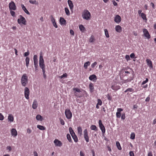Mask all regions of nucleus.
Masks as SVG:
<instances>
[{
  "instance_id": "1",
  "label": "nucleus",
  "mask_w": 156,
  "mask_h": 156,
  "mask_svg": "<svg viewBox=\"0 0 156 156\" xmlns=\"http://www.w3.org/2000/svg\"><path fill=\"white\" fill-rule=\"evenodd\" d=\"M39 65L40 67L42 69V70L44 71V70H45V66L42 52H41L40 53Z\"/></svg>"
},
{
  "instance_id": "2",
  "label": "nucleus",
  "mask_w": 156,
  "mask_h": 156,
  "mask_svg": "<svg viewBox=\"0 0 156 156\" xmlns=\"http://www.w3.org/2000/svg\"><path fill=\"white\" fill-rule=\"evenodd\" d=\"M28 83V78L26 74H23L21 79V83L22 86L25 87Z\"/></svg>"
},
{
  "instance_id": "3",
  "label": "nucleus",
  "mask_w": 156,
  "mask_h": 156,
  "mask_svg": "<svg viewBox=\"0 0 156 156\" xmlns=\"http://www.w3.org/2000/svg\"><path fill=\"white\" fill-rule=\"evenodd\" d=\"M90 16L91 15L90 12L87 9H85L82 13V17L85 20H89Z\"/></svg>"
},
{
  "instance_id": "4",
  "label": "nucleus",
  "mask_w": 156,
  "mask_h": 156,
  "mask_svg": "<svg viewBox=\"0 0 156 156\" xmlns=\"http://www.w3.org/2000/svg\"><path fill=\"white\" fill-rule=\"evenodd\" d=\"M18 23L21 25L22 24L25 25L27 24V21L25 18L22 15H20L19 18L17 20Z\"/></svg>"
},
{
  "instance_id": "5",
  "label": "nucleus",
  "mask_w": 156,
  "mask_h": 156,
  "mask_svg": "<svg viewBox=\"0 0 156 156\" xmlns=\"http://www.w3.org/2000/svg\"><path fill=\"white\" fill-rule=\"evenodd\" d=\"M74 91V94L75 96L78 97H82L81 92L80 90L77 87H74L73 88Z\"/></svg>"
},
{
  "instance_id": "6",
  "label": "nucleus",
  "mask_w": 156,
  "mask_h": 156,
  "mask_svg": "<svg viewBox=\"0 0 156 156\" xmlns=\"http://www.w3.org/2000/svg\"><path fill=\"white\" fill-rule=\"evenodd\" d=\"M65 114L67 119H71L72 116V114L69 109H66L65 110Z\"/></svg>"
},
{
  "instance_id": "7",
  "label": "nucleus",
  "mask_w": 156,
  "mask_h": 156,
  "mask_svg": "<svg viewBox=\"0 0 156 156\" xmlns=\"http://www.w3.org/2000/svg\"><path fill=\"white\" fill-rule=\"evenodd\" d=\"M9 6L10 10H15L16 9V7L13 1H11L9 3Z\"/></svg>"
},
{
  "instance_id": "8",
  "label": "nucleus",
  "mask_w": 156,
  "mask_h": 156,
  "mask_svg": "<svg viewBox=\"0 0 156 156\" xmlns=\"http://www.w3.org/2000/svg\"><path fill=\"white\" fill-rule=\"evenodd\" d=\"M99 125L100 129L101 130L102 132L104 133L105 132V129L104 126L102 123L101 120H99Z\"/></svg>"
},
{
  "instance_id": "9",
  "label": "nucleus",
  "mask_w": 156,
  "mask_h": 156,
  "mask_svg": "<svg viewBox=\"0 0 156 156\" xmlns=\"http://www.w3.org/2000/svg\"><path fill=\"white\" fill-rule=\"evenodd\" d=\"M30 94V90L28 88L25 87L24 89V96L25 98L28 99H29V95Z\"/></svg>"
},
{
  "instance_id": "10",
  "label": "nucleus",
  "mask_w": 156,
  "mask_h": 156,
  "mask_svg": "<svg viewBox=\"0 0 156 156\" xmlns=\"http://www.w3.org/2000/svg\"><path fill=\"white\" fill-rule=\"evenodd\" d=\"M54 143L56 146L61 147L62 145V142L57 139H55L54 141Z\"/></svg>"
},
{
  "instance_id": "11",
  "label": "nucleus",
  "mask_w": 156,
  "mask_h": 156,
  "mask_svg": "<svg viewBox=\"0 0 156 156\" xmlns=\"http://www.w3.org/2000/svg\"><path fill=\"white\" fill-rule=\"evenodd\" d=\"M143 31L144 35L147 39H149L151 38V36L147 29L145 28L143 30Z\"/></svg>"
},
{
  "instance_id": "12",
  "label": "nucleus",
  "mask_w": 156,
  "mask_h": 156,
  "mask_svg": "<svg viewBox=\"0 0 156 156\" xmlns=\"http://www.w3.org/2000/svg\"><path fill=\"white\" fill-rule=\"evenodd\" d=\"M84 137L86 142H88L89 141V137L88 135V132L87 129H85L84 131Z\"/></svg>"
},
{
  "instance_id": "13",
  "label": "nucleus",
  "mask_w": 156,
  "mask_h": 156,
  "mask_svg": "<svg viewBox=\"0 0 156 156\" xmlns=\"http://www.w3.org/2000/svg\"><path fill=\"white\" fill-rule=\"evenodd\" d=\"M111 88L113 90L117 91L120 88V86L117 83H115L112 86Z\"/></svg>"
},
{
  "instance_id": "14",
  "label": "nucleus",
  "mask_w": 156,
  "mask_h": 156,
  "mask_svg": "<svg viewBox=\"0 0 156 156\" xmlns=\"http://www.w3.org/2000/svg\"><path fill=\"white\" fill-rule=\"evenodd\" d=\"M121 20V17L118 15H117L115 17L114 21L116 23H119Z\"/></svg>"
},
{
  "instance_id": "15",
  "label": "nucleus",
  "mask_w": 156,
  "mask_h": 156,
  "mask_svg": "<svg viewBox=\"0 0 156 156\" xmlns=\"http://www.w3.org/2000/svg\"><path fill=\"white\" fill-rule=\"evenodd\" d=\"M11 133L12 135L14 137L17 135V132L15 129L12 128L11 130Z\"/></svg>"
},
{
  "instance_id": "16",
  "label": "nucleus",
  "mask_w": 156,
  "mask_h": 156,
  "mask_svg": "<svg viewBox=\"0 0 156 156\" xmlns=\"http://www.w3.org/2000/svg\"><path fill=\"white\" fill-rule=\"evenodd\" d=\"M38 106V103L36 99L34 101L33 105H32V108L34 109H36L37 108Z\"/></svg>"
},
{
  "instance_id": "17",
  "label": "nucleus",
  "mask_w": 156,
  "mask_h": 156,
  "mask_svg": "<svg viewBox=\"0 0 156 156\" xmlns=\"http://www.w3.org/2000/svg\"><path fill=\"white\" fill-rule=\"evenodd\" d=\"M146 61L148 66L151 69L153 68V65L150 59H147Z\"/></svg>"
},
{
  "instance_id": "18",
  "label": "nucleus",
  "mask_w": 156,
  "mask_h": 156,
  "mask_svg": "<svg viewBox=\"0 0 156 156\" xmlns=\"http://www.w3.org/2000/svg\"><path fill=\"white\" fill-rule=\"evenodd\" d=\"M115 29V30L118 33H121L122 31V28L119 25L116 26Z\"/></svg>"
},
{
  "instance_id": "19",
  "label": "nucleus",
  "mask_w": 156,
  "mask_h": 156,
  "mask_svg": "<svg viewBox=\"0 0 156 156\" xmlns=\"http://www.w3.org/2000/svg\"><path fill=\"white\" fill-rule=\"evenodd\" d=\"M68 3L71 10H72L73 8L74 5L72 1L70 0L68 1Z\"/></svg>"
},
{
  "instance_id": "20",
  "label": "nucleus",
  "mask_w": 156,
  "mask_h": 156,
  "mask_svg": "<svg viewBox=\"0 0 156 156\" xmlns=\"http://www.w3.org/2000/svg\"><path fill=\"white\" fill-rule=\"evenodd\" d=\"M59 21L61 25H66V21L63 17H61L60 18Z\"/></svg>"
},
{
  "instance_id": "21",
  "label": "nucleus",
  "mask_w": 156,
  "mask_h": 156,
  "mask_svg": "<svg viewBox=\"0 0 156 156\" xmlns=\"http://www.w3.org/2000/svg\"><path fill=\"white\" fill-rule=\"evenodd\" d=\"M37 58V55H34L33 58L34 65L38 64V60Z\"/></svg>"
},
{
  "instance_id": "22",
  "label": "nucleus",
  "mask_w": 156,
  "mask_h": 156,
  "mask_svg": "<svg viewBox=\"0 0 156 156\" xmlns=\"http://www.w3.org/2000/svg\"><path fill=\"white\" fill-rule=\"evenodd\" d=\"M89 86L90 93H93L94 90V88L93 83H90Z\"/></svg>"
},
{
  "instance_id": "23",
  "label": "nucleus",
  "mask_w": 156,
  "mask_h": 156,
  "mask_svg": "<svg viewBox=\"0 0 156 156\" xmlns=\"http://www.w3.org/2000/svg\"><path fill=\"white\" fill-rule=\"evenodd\" d=\"M21 6L23 10L24 11V12L27 13V14L30 15V13L26 9L24 5L23 4H21Z\"/></svg>"
},
{
  "instance_id": "24",
  "label": "nucleus",
  "mask_w": 156,
  "mask_h": 156,
  "mask_svg": "<svg viewBox=\"0 0 156 156\" xmlns=\"http://www.w3.org/2000/svg\"><path fill=\"white\" fill-rule=\"evenodd\" d=\"M133 78L132 77H131V78L129 79L128 78L126 80H123L121 82L122 83H125L127 82H130L131 80H133Z\"/></svg>"
},
{
  "instance_id": "25",
  "label": "nucleus",
  "mask_w": 156,
  "mask_h": 156,
  "mask_svg": "<svg viewBox=\"0 0 156 156\" xmlns=\"http://www.w3.org/2000/svg\"><path fill=\"white\" fill-rule=\"evenodd\" d=\"M77 130L78 134L81 136L82 135V130L81 127H78L77 128Z\"/></svg>"
},
{
  "instance_id": "26",
  "label": "nucleus",
  "mask_w": 156,
  "mask_h": 156,
  "mask_svg": "<svg viewBox=\"0 0 156 156\" xmlns=\"http://www.w3.org/2000/svg\"><path fill=\"white\" fill-rule=\"evenodd\" d=\"M8 119L10 122H12L14 120V117L12 114H9L8 117Z\"/></svg>"
},
{
  "instance_id": "27",
  "label": "nucleus",
  "mask_w": 156,
  "mask_h": 156,
  "mask_svg": "<svg viewBox=\"0 0 156 156\" xmlns=\"http://www.w3.org/2000/svg\"><path fill=\"white\" fill-rule=\"evenodd\" d=\"M129 92L133 93L134 92V89L132 88H129L124 91L125 93Z\"/></svg>"
},
{
  "instance_id": "28",
  "label": "nucleus",
  "mask_w": 156,
  "mask_h": 156,
  "mask_svg": "<svg viewBox=\"0 0 156 156\" xmlns=\"http://www.w3.org/2000/svg\"><path fill=\"white\" fill-rule=\"evenodd\" d=\"M90 62L89 61H87L85 62L84 64V67L85 69H86L87 68V66L90 65Z\"/></svg>"
},
{
  "instance_id": "29",
  "label": "nucleus",
  "mask_w": 156,
  "mask_h": 156,
  "mask_svg": "<svg viewBox=\"0 0 156 156\" xmlns=\"http://www.w3.org/2000/svg\"><path fill=\"white\" fill-rule=\"evenodd\" d=\"M69 130L70 133L71 135V136L72 135L75 134V133L74 132L72 128L71 127H69Z\"/></svg>"
},
{
  "instance_id": "30",
  "label": "nucleus",
  "mask_w": 156,
  "mask_h": 156,
  "mask_svg": "<svg viewBox=\"0 0 156 156\" xmlns=\"http://www.w3.org/2000/svg\"><path fill=\"white\" fill-rule=\"evenodd\" d=\"M116 146L118 149L119 150H121L122 148L120 145V144L119 141H116Z\"/></svg>"
},
{
  "instance_id": "31",
  "label": "nucleus",
  "mask_w": 156,
  "mask_h": 156,
  "mask_svg": "<svg viewBox=\"0 0 156 156\" xmlns=\"http://www.w3.org/2000/svg\"><path fill=\"white\" fill-rule=\"evenodd\" d=\"M96 79V76L94 74L92 75L89 77V79L91 80H92L94 79Z\"/></svg>"
},
{
  "instance_id": "32",
  "label": "nucleus",
  "mask_w": 156,
  "mask_h": 156,
  "mask_svg": "<svg viewBox=\"0 0 156 156\" xmlns=\"http://www.w3.org/2000/svg\"><path fill=\"white\" fill-rule=\"evenodd\" d=\"M72 136L75 142H78V139L77 136L75 134L73 135V136L72 135Z\"/></svg>"
},
{
  "instance_id": "33",
  "label": "nucleus",
  "mask_w": 156,
  "mask_h": 156,
  "mask_svg": "<svg viewBox=\"0 0 156 156\" xmlns=\"http://www.w3.org/2000/svg\"><path fill=\"white\" fill-rule=\"evenodd\" d=\"M79 28L80 29V30L81 31H82V32H83L84 31L85 29V27L82 25H80L79 26Z\"/></svg>"
},
{
  "instance_id": "34",
  "label": "nucleus",
  "mask_w": 156,
  "mask_h": 156,
  "mask_svg": "<svg viewBox=\"0 0 156 156\" xmlns=\"http://www.w3.org/2000/svg\"><path fill=\"white\" fill-rule=\"evenodd\" d=\"M37 127L41 130H45L46 129L44 127L40 125H37Z\"/></svg>"
},
{
  "instance_id": "35",
  "label": "nucleus",
  "mask_w": 156,
  "mask_h": 156,
  "mask_svg": "<svg viewBox=\"0 0 156 156\" xmlns=\"http://www.w3.org/2000/svg\"><path fill=\"white\" fill-rule=\"evenodd\" d=\"M30 3L32 4L37 5L38 4V2L35 0H30Z\"/></svg>"
},
{
  "instance_id": "36",
  "label": "nucleus",
  "mask_w": 156,
  "mask_h": 156,
  "mask_svg": "<svg viewBox=\"0 0 156 156\" xmlns=\"http://www.w3.org/2000/svg\"><path fill=\"white\" fill-rule=\"evenodd\" d=\"M66 137L67 139L68 140L69 142H72V141L71 138V137L70 136V135L69 134H67L66 135Z\"/></svg>"
},
{
  "instance_id": "37",
  "label": "nucleus",
  "mask_w": 156,
  "mask_h": 156,
  "mask_svg": "<svg viewBox=\"0 0 156 156\" xmlns=\"http://www.w3.org/2000/svg\"><path fill=\"white\" fill-rule=\"evenodd\" d=\"M104 31L105 35L107 38H109V34L107 30L106 29H104Z\"/></svg>"
},
{
  "instance_id": "38",
  "label": "nucleus",
  "mask_w": 156,
  "mask_h": 156,
  "mask_svg": "<svg viewBox=\"0 0 156 156\" xmlns=\"http://www.w3.org/2000/svg\"><path fill=\"white\" fill-rule=\"evenodd\" d=\"M26 66L27 67L28 66L29 62L30 61V58L28 57H27L26 58Z\"/></svg>"
},
{
  "instance_id": "39",
  "label": "nucleus",
  "mask_w": 156,
  "mask_h": 156,
  "mask_svg": "<svg viewBox=\"0 0 156 156\" xmlns=\"http://www.w3.org/2000/svg\"><path fill=\"white\" fill-rule=\"evenodd\" d=\"M36 119L37 120L42 121V116L39 115H37L36 116Z\"/></svg>"
},
{
  "instance_id": "40",
  "label": "nucleus",
  "mask_w": 156,
  "mask_h": 156,
  "mask_svg": "<svg viewBox=\"0 0 156 156\" xmlns=\"http://www.w3.org/2000/svg\"><path fill=\"white\" fill-rule=\"evenodd\" d=\"M141 16L142 18L144 20H147V19L146 18V15L144 13H141Z\"/></svg>"
},
{
  "instance_id": "41",
  "label": "nucleus",
  "mask_w": 156,
  "mask_h": 156,
  "mask_svg": "<svg viewBox=\"0 0 156 156\" xmlns=\"http://www.w3.org/2000/svg\"><path fill=\"white\" fill-rule=\"evenodd\" d=\"M90 129L91 130H97V127L94 125H92L90 126Z\"/></svg>"
},
{
  "instance_id": "42",
  "label": "nucleus",
  "mask_w": 156,
  "mask_h": 156,
  "mask_svg": "<svg viewBox=\"0 0 156 156\" xmlns=\"http://www.w3.org/2000/svg\"><path fill=\"white\" fill-rule=\"evenodd\" d=\"M65 10L66 14L68 16H69L70 14V13L68 9L67 8H65Z\"/></svg>"
},
{
  "instance_id": "43",
  "label": "nucleus",
  "mask_w": 156,
  "mask_h": 156,
  "mask_svg": "<svg viewBox=\"0 0 156 156\" xmlns=\"http://www.w3.org/2000/svg\"><path fill=\"white\" fill-rule=\"evenodd\" d=\"M135 134L134 133H132L130 135V138L132 140H134L135 138Z\"/></svg>"
},
{
  "instance_id": "44",
  "label": "nucleus",
  "mask_w": 156,
  "mask_h": 156,
  "mask_svg": "<svg viewBox=\"0 0 156 156\" xmlns=\"http://www.w3.org/2000/svg\"><path fill=\"white\" fill-rule=\"evenodd\" d=\"M94 40L95 39L94 37L93 36H91L90 38L89 41L90 42H93L94 41Z\"/></svg>"
},
{
  "instance_id": "45",
  "label": "nucleus",
  "mask_w": 156,
  "mask_h": 156,
  "mask_svg": "<svg viewBox=\"0 0 156 156\" xmlns=\"http://www.w3.org/2000/svg\"><path fill=\"white\" fill-rule=\"evenodd\" d=\"M123 73L125 76H128L129 74H130L129 72L127 71H125L123 72Z\"/></svg>"
},
{
  "instance_id": "46",
  "label": "nucleus",
  "mask_w": 156,
  "mask_h": 156,
  "mask_svg": "<svg viewBox=\"0 0 156 156\" xmlns=\"http://www.w3.org/2000/svg\"><path fill=\"white\" fill-rule=\"evenodd\" d=\"M67 76V74L66 73L63 74L62 75L60 76L61 79H62L64 77H66Z\"/></svg>"
},
{
  "instance_id": "47",
  "label": "nucleus",
  "mask_w": 156,
  "mask_h": 156,
  "mask_svg": "<svg viewBox=\"0 0 156 156\" xmlns=\"http://www.w3.org/2000/svg\"><path fill=\"white\" fill-rule=\"evenodd\" d=\"M98 103L97 104L98 105H101L102 104V102L101 101L100 99H98Z\"/></svg>"
},
{
  "instance_id": "48",
  "label": "nucleus",
  "mask_w": 156,
  "mask_h": 156,
  "mask_svg": "<svg viewBox=\"0 0 156 156\" xmlns=\"http://www.w3.org/2000/svg\"><path fill=\"white\" fill-rule=\"evenodd\" d=\"M50 19L52 23L55 22V19L52 15L51 16Z\"/></svg>"
},
{
  "instance_id": "49",
  "label": "nucleus",
  "mask_w": 156,
  "mask_h": 156,
  "mask_svg": "<svg viewBox=\"0 0 156 156\" xmlns=\"http://www.w3.org/2000/svg\"><path fill=\"white\" fill-rule=\"evenodd\" d=\"M148 78H146V80L145 81H143L141 84V85H144L148 81Z\"/></svg>"
},
{
  "instance_id": "50",
  "label": "nucleus",
  "mask_w": 156,
  "mask_h": 156,
  "mask_svg": "<svg viewBox=\"0 0 156 156\" xmlns=\"http://www.w3.org/2000/svg\"><path fill=\"white\" fill-rule=\"evenodd\" d=\"M10 10V13H11V15L13 17L15 16V12L14 11H12V10Z\"/></svg>"
},
{
  "instance_id": "51",
  "label": "nucleus",
  "mask_w": 156,
  "mask_h": 156,
  "mask_svg": "<svg viewBox=\"0 0 156 156\" xmlns=\"http://www.w3.org/2000/svg\"><path fill=\"white\" fill-rule=\"evenodd\" d=\"M97 62H94V63L92 64L91 65V67L92 68H94L95 67V66L97 65Z\"/></svg>"
},
{
  "instance_id": "52",
  "label": "nucleus",
  "mask_w": 156,
  "mask_h": 156,
  "mask_svg": "<svg viewBox=\"0 0 156 156\" xmlns=\"http://www.w3.org/2000/svg\"><path fill=\"white\" fill-rule=\"evenodd\" d=\"M121 113L119 112H117L116 113V116L117 118H119L121 117Z\"/></svg>"
},
{
  "instance_id": "53",
  "label": "nucleus",
  "mask_w": 156,
  "mask_h": 156,
  "mask_svg": "<svg viewBox=\"0 0 156 156\" xmlns=\"http://www.w3.org/2000/svg\"><path fill=\"white\" fill-rule=\"evenodd\" d=\"M60 123H61V124H62V125H64L65 122L63 119H60Z\"/></svg>"
},
{
  "instance_id": "54",
  "label": "nucleus",
  "mask_w": 156,
  "mask_h": 156,
  "mask_svg": "<svg viewBox=\"0 0 156 156\" xmlns=\"http://www.w3.org/2000/svg\"><path fill=\"white\" fill-rule=\"evenodd\" d=\"M135 54L134 53H132L130 55V57L132 58H134L135 57Z\"/></svg>"
},
{
  "instance_id": "55",
  "label": "nucleus",
  "mask_w": 156,
  "mask_h": 156,
  "mask_svg": "<svg viewBox=\"0 0 156 156\" xmlns=\"http://www.w3.org/2000/svg\"><path fill=\"white\" fill-rule=\"evenodd\" d=\"M30 54V52L29 51H27V52H25L24 54V56L25 57L27 56Z\"/></svg>"
},
{
  "instance_id": "56",
  "label": "nucleus",
  "mask_w": 156,
  "mask_h": 156,
  "mask_svg": "<svg viewBox=\"0 0 156 156\" xmlns=\"http://www.w3.org/2000/svg\"><path fill=\"white\" fill-rule=\"evenodd\" d=\"M125 58L127 61H128L130 59V57L128 55H126Z\"/></svg>"
},
{
  "instance_id": "57",
  "label": "nucleus",
  "mask_w": 156,
  "mask_h": 156,
  "mask_svg": "<svg viewBox=\"0 0 156 156\" xmlns=\"http://www.w3.org/2000/svg\"><path fill=\"white\" fill-rule=\"evenodd\" d=\"M121 119L124 120L125 119V113L122 114L121 116Z\"/></svg>"
},
{
  "instance_id": "58",
  "label": "nucleus",
  "mask_w": 156,
  "mask_h": 156,
  "mask_svg": "<svg viewBox=\"0 0 156 156\" xmlns=\"http://www.w3.org/2000/svg\"><path fill=\"white\" fill-rule=\"evenodd\" d=\"M4 119V116L1 113H0V120H3Z\"/></svg>"
},
{
  "instance_id": "59",
  "label": "nucleus",
  "mask_w": 156,
  "mask_h": 156,
  "mask_svg": "<svg viewBox=\"0 0 156 156\" xmlns=\"http://www.w3.org/2000/svg\"><path fill=\"white\" fill-rule=\"evenodd\" d=\"M130 156H134V154L133 151H130L129 152Z\"/></svg>"
},
{
  "instance_id": "60",
  "label": "nucleus",
  "mask_w": 156,
  "mask_h": 156,
  "mask_svg": "<svg viewBox=\"0 0 156 156\" xmlns=\"http://www.w3.org/2000/svg\"><path fill=\"white\" fill-rule=\"evenodd\" d=\"M107 97L108 100L111 101L112 100V97L109 94H107Z\"/></svg>"
},
{
  "instance_id": "61",
  "label": "nucleus",
  "mask_w": 156,
  "mask_h": 156,
  "mask_svg": "<svg viewBox=\"0 0 156 156\" xmlns=\"http://www.w3.org/2000/svg\"><path fill=\"white\" fill-rule=\"evenodd\" d=\"M6 149L9 150V152H10L12 150V148L10 146H8L6 147Z\"/></svg>"
},
{
  "instance_id": "62",
  "label": "nucleus",
  "mask_w": 156,
  "mask_h": 156,
  "mask_svg": "<svg viewBox=\"0 0 156 156\" xmlns=\"http://www.w3.org/2000/svg\"><path fill=\"white\" fill-rule=\"evenodd\" d=\"M80 156H85V154L84 152L82 151H80Z\"/></svg>"
},
{
  "instance_id": "63",
  "label": "nucleus",
  "mask_w": 156,
  "mask_h": 156,
  "mask_svg": "<svg viewBox=\"0 0 156 156\" xmlns=\"http://www.w3.org/2000/svg\"><path fill=\"white\" fill-rule=\"evenodd\" d=\"M34 66L35 68V70L36 71L38 70V64L34 65Z\"/></svg>"
},
{
  "instance_id": "64",
  "label": "nucleus",
  "mask_w": 156,
  "mask_h": 156,
  "mask_svg": "<svg viewBox=\"0 0 156 156\" xmlns=\"http://www.w3.org/2000/svg\"><path fill=\"white\" fill-rule=\"evenodd\" d=\"M70 34L72 35H74V33L73 31L72 30H70Z\"/></svg>"
}]
</instances>
